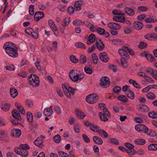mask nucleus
Instances as JSON below:
<instances>
[{
  "mask_svg": "<svg viewBox=\"0 0 157 157\" xmlns=\"http://www.w3.org/2000/svg\"><path fill=\"white\" fill-rule=\"evenodd\" d=\"M14 47L12 43H6L3 46V48L5 50L6 53L13 58H16L18 56L17 50L12 48Z\"/></svg>",
  "mask_w": 157,
  "mask_h": 157,
  "instance_id": "nucleus-1",
  "label": "nucleus"
},
{
  "mask_svg": "<svg viewBox=\"0 0 157 157\" xmlns=\"http://www.w3.org/2000/svg\"><path fill=\"white\" fill-rule=\"evenodd\" d=\"M126 51L127 50L124 49V47L123 49H120L118 50L119 53L122 57L121 59V65L124 68L127 67L128 64L127 61L129 58V56Z\"/></svg>",
  "mask_w": 157,
  "mask_h": 157,
  "instance_id": "nucleus-2",
  "label": "nucleus"
},
{
  "mask_svg": "<svg viewBox=\"0 0 157 157\" xmlns=\"http://www.w3.org/2000/svg\"><path fill=\"white\" fill-rule=\"evenodd\" d=\"M98 96L95 94L93 93L87 96L86 98V101L90 104H93L98 101Z\"/></svg>",
  "mask_w": 157,
  "mask_h": 157,
  "instance_id": "nucleus-3",
  "label": "nucleus"
},
{
  "mask_svg": "<svg viewBox=\"0 0 157 157\" xmlns=\"http://www.w3.org/2000/svg\"><path fill=\"white\" fill-rule=\"evenodd\" d=\"M135 128L136 131L140 132H144L147 134L148 131V128L145 125L141 124H139L136 125Z\"/></svg>",
  "mask_w": 157,
  "mask_h": 157,
  "instance_id": "nucleus-4",
  "label": "nucleus"
},
{
  "mask_svg": "<svg viewBox=\"0 0 157 157\" xmlns=\"http://www.w3.org/2000/svg\"><path fill=\"white\" fill-rule=\"evenodd\" d=\"M110 84L109 78L106 76L102 77L100 80V84L104 88H107Z\"/></svg>",
  "mask_w": 157,
  "mask_h": 157,
  "instance_id": "nucleus-5",
  "label": "nucleus"
},
{
  "mask_svg": "<svg viewBox=\"0 0 157 157\" xmlns=\"http://www.w3.org/2000/svg\"><path fill=\"white\" fill-rule=\"evenodd\" d=\"M99 58L102 61L105 63L107 62L109 59L107 54L105 52L99 53Z\"/></svg>",
  "mask_w": 157,
  "mask_h": 157,
  "instance_id": "nucleus-6",
  "label": "nucleus"
},
{
  "mask_svg": "<svg viewBox=\"0 0 157 157\" xmlns=\"http://www.w3.org/2000/svg\"><path fill=\"white\" fill-rule=\"evenodd\" d=\"M14 151L16 153L22 157H27L28 156V151L26 150L15 148Z\"/></svg>",
  "mask_w": 157,
  "mask_h": 157,
  "instance_id": "nucleus-7",
  "label": "nucleus"
},
{
  "mask_svg": "<svg viewBox=\"0 0 157 157\" xmlns=\"http://www.w3.org/2000/svg\"><path fill=\"white\" fill-rule=\"evenodd\" d=\"M45 137L43 136H41L40 137L37 138L34 141V143L35 145L40 148L42 147L43 146L42 139H44Z\"/></svg>",
  "mask_w": 157,
  "mask_h": 157,
  "instance_id": "nucleus-8",
  "label": "nucleus"
},
{
  "mask_svg": "<svg viewBox=\"0 0 157 157\" xmlns=\"http://www.w3.org/2000/svg\"><path fill=\"white\" fill-rule=\"evenodd\" d=\"M84 2L83 0L76 1L74 6L75 10L76 11L80 10L82 9V6Z\"/></svg>",
  "mask_w": 157,
  "mask_h": 157,
  "instance_id": "nucleus-9",
  "label": "nucleus"
},
{
  "mask_svg": "<svg viewBox=\"0 0 157 157\" xmlns=\"http://www.w3.org/2000/svg\"><path fill=\"white\" fill-rule=\"evenodd\" d=\"M107 26L108 28L111 29H114L115 30H118L121 28V26L119 24L113 22L109 23Z\"/></svg>",
  "mask_w": 157,
  "mask_h": 157,
  "instance_id": "nucleus-10",
  "label": "nucleus"
},
{
  "mask_svg": "<svg viewBox=\"0 0 157 157\" xmlns=\"http://www.w3.org/2000/svg\"><path fill=\"white\" fill-rule=\"evenodd\" d=\"M28 83L29 85L32 87H34L38 86L39 84V80L38 78V79L35 78L34 79L32 80H29Z\"/></svg>",
  "mask_w": 157,
  "mask_h": 157,
  "instance_id": "nucleus-11",
  "label": "nucleus"
},
{
  "mask_svg": "<svg viewBox=\"0 0 157 157\" xmlns=\"http://www.w3.org/2000/svg\"><path fill=\"white\" fill-rule=\"evenodd\" d=\"M44 16V14L43 12L41 11L37 12L34 14V20L36 21H37L42 19Z\"/></svg>",
  "mask_w": 157,
  "mask_h": 157,
  "instance_id": "nucleus-12",
  "label": "nucleus"
},
{
  "mask_svg": "<svg viewBox=\"0 0 157 157\" xmlns=\"http://www.w3.org/2000/svg\"><path fill=\"white\" fill-rule=\"evenodd\" d=\"M84 77L83 74L82 73L78 74L77 73L75 77L72 79V81L75 82H77L78 81H80L83 79Z\"/></svg>",
  "mask_w": 157,
  "mask_h": 157,
  "instance_id": "nucleus-13",
  "label": "nucleus"
},
{
  "mask_svg": "<svg viewBox=\"0 0 157 157\" xmlns=\"http://www.w3.org/2000/svg\"><path fill=\"white\" fill-rule=\"evenodd\" d=\"M21 131L20 129H14L12 130L11 134L13 137H18L21 135Z\"/></svg>",
  "mask_w": 157,
  "mask_h": 157,
  "instance_id": "nucleus-14",
  "label": "nucleus"
},
{
  "mask_svg": "<svg viewBox=\"0 0 157 157\" xmlns=\"http://www.w3.org/2000/svg\"><path fill=\"white\" fill-rule=\"evenodd\" d=\"M142 55L145 56L147 60L150 62H155L156 60L155 58L151 54H145L144 52L142 53Z\"/></svg>",
  "mask_w": 157,
  "mask_h": 157,
  "instance_id": "nucleus-15",
  "label": "nucleus"
},
{
  "mask_svg": "<svg viewBox=\"0 0 157 157\" xmlns=\"http://www.w3.org/2000/svg\"><path fill=\"white\" fill-rule=\"evenodd\" d=\"M12 115L13 118L17 119V120L21 121V120L20 113L17 112L16 109H14L12 110Z\"/></svg>",
  "mask_w": 157,
  "mask_h": 157,
  "instance_id": "nucleus-16",
  "label": "nucleus"
},
{
  "mask_svg": "<svg viewBox=\"0 0 157 157\" xmlns=\"http://www.w3.org/2000/svg\"><path fill=\"white\" fill-rule=\"evenodd\" d=\"M53 113L52 106H50L49 108H46L44 109V113L45 116L49 117L51 116Z\"/></svg>",
  "mask_w": 157,
  "mask_h": 157,
  "instance_id": "nucleus-17",
  "label": "nucleus"
},
{
  "mask_svg": "<svg viewBox=\"0 0 157 157\" xmlns=\"http://www.w3.org/2000/svg\"><path fill=\"white\" fill-rule=\"evenodd\" d=\"M99 41L100 43L97 42L96 44V46L98 50L99 51H102L105 48V45L103 42L100 39H99Z\"/></svg>",
  "mask_w": 157,
  "mask_h": 157,
  "instance_id": "nucleus-18",
  "label": "nucleus"
},
{
  "mask_svg": "<svg viewBox=\"0 0 157 157\" xmlns=\"http://www.w3.org/2000/svg\"><path fill=\"white\" fill-rule=\"evenodd\" d=\"M96 39L95 36L94 34H91L89 36L88 39V41L87 42V44H91L93 43L95 41Z\"/></svg>",
  "mask_w": 157,
  "mask_h": 157,
  "instance_id": "nucleus-19",
  "label": "nucleus"
},
{
  "mask_svg": "<svg viewBox=\"0 0 157 157\" xmlns=\"http://www.w3.org/2000/svg\"><path fill=\"white\" fill-rule=\"evenodd\" d=\"M93 140L95 143L101 145L103 144V141L102 139L96 136H94L93 137Z\"/></svg>",
  "mask_w": 157,
  "mask_h": 157,
  "instance_id": "nucleus-20",
  "label": "nucleus"
},
{
  "mask_svg": "<svg viewBox=\"0 0 157 157\" xmlns=\"http://www.w3.org/2000/svg\"><path fill=\"white\" fill-rule=\"evenodd\" d=\"M124 11L128 15L130 16L134 15L135 13L132 9L127 7L124 8Z\"/></svg>",
  "mask_w": 157,
  "mask_h": 157,
  "instance_id": "nucleus-21",
  "label": "nucleus"
},
{
  "mask_svg": "<svg viewBox=\"0 0 157 157\" xmlns=\"http://www.w3.org/2000/svg\"><path fill=\"white\" fill-rule=\"evenodd\" d=\"M99 115L101 120L104 122H107L108 121V118L110 117L107 116L106 114L102 113V112H99Z\"/></svg>",
  "mask_w": 157,
  "mask_h": 157,
  "instance_id": "nucleus-22",
  "label": "nucleus"
},
{
  "mask_svg": "<svg viewBox=\"0 0 157 157\" xmlns=\"http://www.w3.org/2000/svg\"><path fill=\"white\" fill-rule=\"evenodd\" d=\"M133 24L135 28L137 30L141 29L143 26L142 23L138 21L135 22Z\"/></svg>",
  "mask_w": 157,
  "mask_h": 157,
  "instance_id": "nucleus-23",
  "label": "nucleus"
},
{
  "mask_svg": "<svg viewBox=\"0 0 157 157\" xmlns=\"http://www.w3.org/2000/svg\"><path fill=\"white\" fill-rule=\"evenodd\" d=\"M134 143L137 145H143L145 144L146 141L144 139L140 138L136 139Z\"/></svg>",
  "mask_w": 157,
  "mask_h": 157,
  "instance_id": "nucleus-24",
  "label": "nucleus"
},
{
  "mask_svg": "<svg viewBox=\"0 0 157 157\" xmlns=\"http://www.w3.org/2000/svg\"><path fill=\"white\" fill-rule=\"evenodd\" d=\"M15 105L17 109L20 111L21 113L22 114H24L25 113V110L24 108L18 102H16Z\"/></svg>",
  "mask_w": 157,
  "mask_h": 157,
  "instance_id": "nucleus-25",
  "label": "nucleus"
},
{
  "mask_svg": "<svg viewBox=\"0 0 157 157\" xmlns=\"http://www.w3.org/2000/svg\"><path fill=\"white\" fill-rule=\"evenodd\" d=\"M10 93L12 97L13 98H15L18 94L17 90L14 88L10 89Z\"/></svg>",
  "mask_w": 157,
  "mask_h": 157,
  "instance_id": "nucleus-26",
  "label": "nucleus"
},
{
  "mask_svg": "<svg viewBox=\"0 0 157 157\" xmlns=\"http://www.w3.org/2000/svg\"><path fill=\"white\" fill-rule=\"evenodd\" d=\"M126 94L127 96L131 99H133L134 98L135 95L134 93L132 90H129L127 92H126Z\"/></svg>",
  "mask_w": 157,
  "mask_h": 157,
  "instance_id": "nucleus-27",
  "label": "nucleus"
},
{
  "mask_svg": "<svg viewBox=\"0 0 157 157\" xmlns=\"http://www.w3.org/2000/svg\"><path fill=\"white\" fill-rule=\"evenodd\" d=\"M76 115L78 118L82 119L84 117H85L86 115L83 112H81L80 110L76 111Z\"/></svg>",
  "mask_w": 157,
  "mask_h": 157,
  "instance_id": "nucleus-28",
  "label": "nucleus"
},
{
  "mask_svg": "<svg viewBox=\"0 0 157 157\" xmlns=\"http://www.w3.org/2000/svg\"><path fill=\"white\" fill-rule=\"evenodd\" d=\"M117 99L124 103H126L128 101V99L124 95H120L117 97Z\"/></svg>",
  "mask_w": 157,
  "mask_h": 157,
  "instance_id": "nucleus-29",
  "label": "nucleus"
},
{
  "mask_svg": "<svg viewBox=\"0 0 157 157\" xmlns=\"http://www.w3.org/2000/svg\"><path fill=\"white\" fill-rule=\"evenodd\" d=\"M26 117L29 122L31 123L33 122V116L31 112H28L26 114Z\"/></svg>",
  "mask_w": 157,
  "mask_h": 157,
  "instance_id": "nucleus-30",
  "label": "nucleus"
},
{
  "mask_svg": "<svg viewBox=\"0 0 157 157\" xmlns=\"http://www.w3.org/2000/svg\"><path fill=\"white\" fill-rule=\"evenodd\" d=\"M98 133L100 136H101L105 138H106L108 136V134L105 130L100 129L98 131Z\"/></svg>",
  "mask_w": 157,
  "mask_h": 157,
  "instance_id": "nucleus-31",
  "label": "nucleus"
},
{
  "mask_svg": "<svg viewBox=\"0 0 157 157\" xmlns=\"http://www.w3.org/2000/svg\"><path fill=\"white\" fill-rule=\"evenodd\" d=\"M77 70H72L71 71L69 74V76L70 79L72 81V79L74 78L75 75L77 73Z\"/></svg>",
  "mask_w": 157,
  "mask_h": 157,
  "instance_id": "nucleus-32",
  "label": "nucleus"
},
{
  "mask_svg": "<svg viewBox=\"0 0 157 157\" xmlns=\"http://www.w3.org/2000/svg\"><path fill=\"white\" fill-rule=\"evenodd\" d=\"M139 110L142 112H147L149 110V108L148 106L145 105H142L140 107Z\"/></svg>",
  "mask_w": 157,
  "mask_h": 157,
  "instance_id": "nucleus-33",
  "label": "nucleus"
},
{
  "mask_svg": "<svg viewBox=\"0 0 157 157\" xmlns=\"http://www.w3.org/2000/svg\"><path fill=\"white\" fill-rule=\"evenodd\" d=\"M10 105L8 103H5L2 105L1 106V109L4 111H8L10 108Z\"/></svg>",
  "mask_w": 157,
  "mask_h": 157,
  "instance_id": "nucleus-34",
  "label": "nucleus"
},
{
  "mask_svg": "<svg viewBox=\"0 0 157 157\" xmlns=\"http://www.w3.org/2000/svg\"><path fill=\"white\" fill-rule=\"evenodd\" d=\"M149 151H155L157 150V144H150L148 147Z\"/></svg>",
  "mask_w": 157,
  "mask_h": 157,
  "instance_id": "nucleus-35",
  "label": "nucleus"
},
{
  "mask_svg": "<svg viewBox=\"0 0 157 157\" xmlns=\"http://www.w3.org/2000/svg\"><path fill=\"white\" fill-rule=\"evenodd\" d=\"M108 142L111 144H114L116 145H119V141L116 138H110L108 140Z\"/></svg>",
  "mask_w": 157,
  "mask_h": 157,
  "instance_id": "nucleus-36",
  "label": "nucleus"
},
{
  "mask_svg": "<svg viewBox=\"0 0 157 157\" xmlns=\"http://www.w3.org/2000/svg\"><path fill=\"white\" fill-rule=\"evenodd\" d=\"M128 82L130 84H132L135 88H140L139 85L135 80L130 79Z\"/></svg>",
  "mask_w": 157,
  "mask_h": 157,
  "instance_id": "nucleus-37",
  "label": "nucleus"
},
{
  "mask_svg": "<svg viewBox=\"0 0 157 157\" xmlns=\"http://www.w3.org/2000/svg\"><path fill=\"white\" fill-rule=\"evenodd\" d=\"M70 17H67L64 19L63 21V24L62 25L63 27L67 26L70 22Z\"/></svg>",
  "mask_w": 157,
  "mask_h": 157,
  "instance_id": "nucleus-38",
  "label": "nucleus"
},
{
  "mask_svg": "<svg viewBox=\"0 0 157 157\" xmlns=\"http://www.w3.org/2000/svg\"><path fill=\"white\" fill-rule=\"evenodd\" d=\"M146 96L148 98L152 100L155 99L156 97L155 94L152 92H149L147 93Z\"/></svg>",
  "mask_w": 157,
  "mask_h": 157,
  "instance_id": "nucleus-39",
  "label": "nucleus"
},
{
  "mask_svg": "<svg viewBox=\"0 0 157 157\" xmlns=\"http://www.w3.org/2000/svg\"><path fill=\"white\" fill-rule=\"evenodd\" d=\"M148 116L152 118L155 119L157 118V113L152 111L148 113Z\"/></svg>",
  "mask_w": 157,
  "mask_h": 157,
  "instance_id": "nucleus-40",
  "label": "nucleus"
},
{
  "mask_svg": "<svg viewBox=\"0 0 157 157\" xmlns=\"http://www.w3.org/2000/svg\"><path fill=\"white\" fill-rule=\"evenodd\" d=\"M92 57L93 63L95 64H97L98 63V58L96 54L95 53L93 54Z\"/></svg>",
  "mask_w": 157,
  "mask_h": 157,
  "instance_id": "nucleus-41",
  "label": "nucleus"
},
{
  "mask_svg": "<svg viewBox=\"0 0 157 157\" xmlns=\"http://www.w3.org/2000/svg\"><path fill=\"white\" fill-rule=\"evenodd\" d=\"M113 20L114 21L123 22V20H124V17H122L121 16H115L113 18Z\"/></svg>",
  "mask_w": 157,
  "mask_h": 157,
  "instance_id": "nucleus-42",
  "label": "nucleus"
},
{
  "mask_svg": "<svg viewBox=\"0 0 157 157\" xmlns=\"http://www.w3.org/2000/svg\"><path fill=\"white\" fill-rule=\"evenodd\" d=\"M85 72L87 74H91L93 72L92 69L87 66H85L84 68Z\"/></svg>",
  "mask_w": 157,
  "mask_h": 157,
  "instance_id": "nucleus-43",
  "label": "nucleus"
},
{
  "mask_svg": "<svg viewBox=\"0 0 157 157\" xmlns=\"http://www.w3.org/2000/svg\"><path fill=\"white\" fill-rule=\"evenodd\" d=\"M54 140L55 142L57 144L59 143L61 140V137L59 135H57L54 137Z\"/></svg>",
  "mask_w": 157,
  "mask_h": 157,
  "instance_id": "nucleus-44",
  "label": "nucleus"
},
{
  "mask_svg": "<svg viewBox=\"0 0 157 157\" xmlns=\"http://www.w3.org/2000/svg\"><path fill=\"white\" fill-rule=\"evenodd\" d=\"M129 155H133L137 153V151L134 149H127L126 151Z\"/></svg>",
  "mask_w": 157,
  "mask_h": 157,
  "instance_id": "nucleus-45",
  "label": "nucleus"
},
{
  "mask_svg": "<svg viewBox=\"0 0 157 157\" xmlns=\"http://www.w3.org/2000/svg\"><path fill=\"white\" fill-rule=\"evenodd\" d=\"M86 61V57L83 55H81L79 59V62L82 64H84Z\"/></svg>",
  "mask_w": 157,
  "mask_h": 157,
  "instance_id": "nucleus-46",
  "label": "nucleus"
},
{
  "mask_svg": "<svg viewBox=\"0 0 157 157\" xmlns=\"http://www.w3.org/2000/svg\"><path fill=\"white\" fill-rule=\"evenodd\" d=\"M145 74L144 73V78L146 81L151 83H153L154 82V81L152 78L149 76H148L147 75H145Z\"/></svg>",
  "mask_w": 157,
  "mask_h": 157,
  "instance_id": "nucleus-47",
  "label": "nucleus"
},
{
  "mask_svg": "<svg viewBox=\"0 0 157 157\" xmlns=\"http://www.w3.org/2000/svg\"><path fill=\"white\" fill-rule=\"evenodd\" d=\"M83 24H84V23L82 22V21L80 20H76L73 22V24L75 26L80 25Z\"/></svg>",
  "mask_w": 157,
  "mask_h": 157,
  "instance_id": "nucleus-48",
  "label": "nucleus"
},
{
  "mask_svg": "<svg viewBox=\"0 0 157 157\" xmlns=\"http://www.w3.org/2000/svg\"><path fill=\"white\" fill-rule=\"evenodd\" d=\"M25 102L26 106L29 108L31 107L33 105V102L30 100H26Z\"/></svg>",
  "mask_w": 157,
  "mask_h": 157,
  "instance_id": "nucleus-49",
  "label": "nucleus"
},
{
  "mask_svg": "<svg viewBox=\"0 0 157 157\" xmlns=\"http://www.w3.org/2000/svg\"><path fill=\"white\" fill-rule=\"evenodd\" d=\"M65 88L64 89L65 90L68 91L69 93H70L72 95H74L75 94V92H74L73 88L69 87L68 88H67L65 86H64Z\"/></svg>",
  "mask_w": 157,
  "mask_h": 157,
  "instance_id": "nucleus-50",
  "label": "nucleus"
},
{
  "mask_svg": "<svg viewBox=\"0 0 157 157\" xmlns=\"http://www.w3.org/2000/svg\"><path fill=\"white\" fill-rule=\"evenodd\" d=\"M48 24L52 29L56 27L54 21L52 20L48 21Z\"/></svg>",
  "mask_w": 157,
  "mask_h": 157,
  "instance_id": "nucleus-51",
  "label": "nucleus"
},
{
  "mask_svg": "<svg viewBox=\"0 0 157 157\" xmlns=\"http://www.w3.org/2000/svg\"><path fill=\"white\" fill-rule=\"evenodd\" d=\"M17 149L27 150H28L29 149V147L28 145L27 144H23L20 145V148H18Z\"/></svg>",
  "mask_w": 157,
  "mask_h": 157,
  "instance_id": "nucleus-52",
  "label": "nucleus"
},
{
  "mask_svg": "<svg viewBox=\"0 0 157 157\" xmlns=\"http://www.w3.org/2000/svg\"><path fill=\"white\" fill-rule=\"evenodd\" d=\"M75 46L78 48H82L84 49L86 48V47L84 44L82 42H79L76 43Z\"/></svg>",
  "mask_w": 157,
  "mask_h": 157,
  "instance_id": "nucleus-53",
  "label": "nucleus"
},
{
  "mask_svg": "<svg viewBox=\"0 0 157 157\" xmlns=\"http://www.w3.org/2000/svg\"><path fill=\"white\" fill-rule=\"evenodd\" d=\"M147 46V43L144 42H141L140 44L139 47L140 48L143 49L146 48Z\"/></svg>",
  "mask_w": 157,
  "mask_h": 157,
  "instance_id": "nucleus-54",
  "label": "nucleus"
},
{
  "mask_svg": "<svg viewBox=\"0 0 157 157\" xmlns=\"http://www.w3.org/2000/svg\"><path fill=\"white\" fill-rule=\"evenodd\" d=\"M82 137L84 141L86 143H89L90 142V140L87 136L85 134L82 135Z\"/></svg>",
  "mask_w": 157,
  "mask_h": 157,
  "instance_id": "nucleus-55",
  "label": "nucleus"
},
{
  "mask_svg": "<svg viewBox=\"0 0 157 157\" xmlns=\"http://www.w3.org/2000/svg\"><path fill=\"white\" fill-rule=\"evenodd\" d=\"M29 13L30 14L33 16L34 13V6L33 5H31L30 6L29 8Z\"/></svg>",
  "mask_w": 157,
  "mask_h": 157,
  "instance_id": "nucleus-56",
  "label": "nucleus"
},
{
  "mask_svg": "<svg viewBox=\"0 0 157 157\" xmlns=\"http://www.w3.org/2000/svg\"><path fill=\"white\" fill-rule=\"evenodd\" d=\"M124 48L128 52V53L131 55L134 56L135 55V52L131 48H128L127 47L124 46Z\"/></svg>",
  "mask_w": 157,
  "mask_h": 157,
  "instance_id": "nucleus-57",
  "label": "nucleus"
},
{
  "mask_svg": "<svg viewBox=\"0 0 157 157\" xmlns=\"http://www.w3.org/2000/svg\"><path fill=\"white\" fill-rule=\"evenodd\" d=\"M70 60L73 63H77L78 61V60L75 56L74 55H71L70 57Z\"/></svg>",
  "mask_w": 157,
  "mask_h": 157,
  "instance_id": "nucleus-58",
  "label": "nucleus"
},
{
  "mask_svg": "<svg viewBox=\"0 0 157 157\" xmlns=\"http://www.w3.org/2000/svg\"><path fill=\"white\" fill-rule=\"evenodd\" d=\"M59 155L61 157H69V155L66 153L62 151H58Z\"/></svg>",
  "mask_w": 157,
  "mask_h": 157,
  "instance_id": "nucleus-59",
  "label": "nucleus"
},
{
  "mask_svg": "<svg viewBox=\"0 0 157 157\" xmlns=\"http://www.w3.org/2000/svg\"><path fill=\"white\" fill-rule=\"evenodd\" d=\"M102 113L106 114V116L108 117H110L111 116L110 113L106 108H103V112H102Z\"/></svg>",
  "mask_w": 157,
  "mask_h": 157,
  "instance_id": "nucleus-60",
  "label": "nucleus"
},
{
  "mask_svg": "<svg viewBox=\"0 0 157 157\" xmlns=\"http://www.w3.org/2000/svg\"><path fill=\"white\" fill-rule=\"evenodd\" d=\"M96 30L98 33L101 35H103V33H104V32L105 31L104 29L101 28H98Z\"/></svg>",
  "mask_w": 157,
  "mask_h": 157,
  "instance_id": "nucleus-61",
  "label": "nucleus"
},
{
  "mask_svg": "<svg viewBox=\"0 0 157 157\" xmlns=\"http://www.w3.org/2000/svg\"><path fill=\"white\" fill-rule=\"evenodd\" d=\"M121 90V88L119 86H116L113 89V91L115 93H119Z\"/></svg>",
  "mask_w": 157,
  "mask_h": 157,
  "instance_id": "nucleus-62",
  "label": "nucleus"
},
{
  "mask_svg": "<svg viewBox=\"0 0 157 157\" xmlns=\"http://www.w3.org/2000/svg\"><path fill=\"white\" fill-rule=\"evenodd\" d=\"M54 110L58 114H60L61 113L60 108L58 105H56L54 107Z\"/></svg>",
  "mask_w": 157,
  "mask_h": 157,
  "instance_id": "nucleus-63",
  "label": "nucleus"
},
{
  "mask_svg": "<svg viewBox=\"0 0 157 157\" xmlns=\"http://www.w3.org/2000/svg\"><path fill=\"white\" fill-rule=\"evenodd\" d=\"M147 133L146 134L148 135L151 136H156V135L157 133H155V131L153 130H150L149 131V132H148V131H147Z\"/></svg>",
  "mask_w": 157,
  "mask_h": 157,
  "instance_id": "nucleus-64",
  "label": "nucleus"
}]
</instances>
